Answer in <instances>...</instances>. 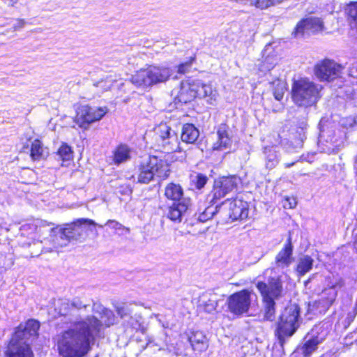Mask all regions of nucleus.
<instances>
[{"label": "nucleus", "mask_w": 357, "mask_h": 357, "mask_svg": "<svg viewBox=\"0 0 357 357\" xmlns=\"http://www.w3.org/2000/svg\"><path fill=\"white\" fill-rule=\"evenodd\" d=\"M101 322L93 316L85 320L75 321L73 326L63 331L59 336L57 349L61 357H84L91 349L98 335Z\"/></svg>", "instance_id": "f257e3e1"}, {"label": "nucleus", "mask_w": 357, "mask_h": 357, "mask_svg": "<svg viewBox=\"0 0 357 357\" xmlns=\"http://www.w3.org/2000/svg\"><path fill=\"white\" fill-rule=\"evenodd\" d=\"M40 324L34 319L28 320L24 324H20L13 335L7 349L6 357H34L30 344L36 336Z\"/></svg>", "instance_id": "f03ea898"}, {"label": "nucleus", "mask_w": 357, "mask_h": 357, "mask_svg": "<svg viewBox=\"0 0 357 357\" xmlns=\"http://www.w3.org/2000/svg\"><path fill=\"white\" fill-rule=\"evenodd\" d=\"M218 93L212 85L205 83L201 79H188L181 84V88L177 98L178 101L183 103L189 102L195 98L206 99L211 105H214Z\"/></svg>", "instance_id": "7ed1b4c3"}, {"label": "nucleus", "mask_w": 357, "mask_h": 357, "mask_svg": "<svg viewBox=\"0 0 357 357\" xmlns=\"http://www.w3.org/2000/svg\"><path fill=\"white\" fill-rule=\"evenodd\" d=\"M174 70L165 66L149 65L135 72L130 78L137 87L146 89L155 84L165 83L173 75Z\"/></svg>", "instance_id": "20e7f679"}, {"label": "nucleus", "mask_w": 357, "mask_h": 357, "mask_svg": "<svg viewBox=\"0 0 357 357\" xmlns=\"http://www.w3.org/2000/svg\"><path fill=\"white\" fill-rule=\"evenodd\" d=\"M257 289L263 298L264 319L273 321L275 314V302L283 296V284L280 276L271 277L268 283L258 282L256 284Z\"/></svg>", "instance_id": "39448f33"}, {"label": "nucleus", "mask_w": 357, "mask_h": 357, "mask_svg": "<svg viewBox=\"0 0 357 357\" xmlns=\"http://www.w3.org/2000/svg\"><path fill=\"white\" fill-rule=\"evenodd\" d=\"M97 225L92 220L81 218L76 222L66 224L63 227H56L51 229L54 236L52 239L55 248L66 246L71 241H77L84 238L86 232L84 225Z\"/></svg>", "instance_id": "423d86ee"}, {"label": "nucleus", "mask_w": 357, "mask_h": 357, "mask_svg": "<svg viewBox=\"0 0 357 357\" xmlns=\"http://www.w3.org/2000/svg\"><path fill=\"white\" fill-rule=\"evenodd\" d=\"M170 174L169 165L166 160L155 155H147L138 166L137 181L148 184L155 177L160 180L166 179Z\"/></svg>", "instance_id": "0eeeda50"}, {"label": "nucleus", "mask_w": 357, "mask_h": 357, "mask_svg": "<svg viewBox=\"0 0 357 357\" xmlns=\"http://www.w3.org/2000/svg\"><path fill=\"white\" fill-rule=\"evenodd\" d=\"M302 321L301 309L296 303H290L280 316L276 329V335L282 347L285 339L291 337L300 326Z\"/></svg>", "instance_id": "6e6552de"}, {"label": "nucleus", "mask_w": 357, "mask_h": 357, "mask_svg": "<svg viewBox=\"0 0 357 357\" xmlns=\"http://www.w3.org/2000/svg\"><path fill=\"white\" fill-rule=\"evenodd\" d=\"M321 86L307 78L294 80L292 84L291 96L296 105L300 107H311L319 98Z\"/></svg>", "instance_id": "1a4fd4ad"}, {"label": "nucleus", "mask_w": 357, "mask_h": 357, "mask_svg": "<svg viewBox=\"0 0 357 357\" xmlns=\"http://www.w3.org/2000/svg\"><path fill=\"white\" fill-rule=\"evenodd\" d=\"M155 146L164 153H172L178 148L176 133L166 123H160L154 129Z\"/></svg>", "instance_id": "9d476101"}, {"label": "nucleus", "mask_w": 357, "mask_h": 357, "mask_svg": "<svg viewBox=\"0 0 357 357\" xmlns=\"http://www.w3.org/2000/svg\"><path fill=\"white\" fill-rule=\"evenodd\" d=\"M328 335L327 330L323 326H315L303 339V342L296 349V352L303 357L310 356L314 352L318 345L321 344Z\"/></svg>", "instance_id": "9b49d317"}, {"label": "nucleus", "mask_w": 357, "mask_h": 357, "mask_svg": "<svg viewBox=\"0 0 357 357\" xmlns=\"http://www.w3.org/2000/svg\"><path fill=\"white\" fill-rule=\"evenodd\" d=\"M253 294L248 289H243L230 295L227 301L228 310L236 316H242L248 312Z\"/></svg>", "instance_id": "f8f14e48"}, {"label": "nucleus", "mask_w": 357, "mask_h": 357, "mask_svg": "<svg viewBox=\"0 0 357 357\" xmlns=\"http://www.w3.org/2000/svg\"><path fill=\"white\" fill-rule=\"evenodd\" d=\"M107 112L108 109L106 107H96L82 105L77 111L75 122L80 128L87 129L91 123L100 121Z\"/></svg>", "instance_id": "ddd939ff"}, {"label": "nucleus", "mask_w": 357, "mask_h": 357, "mask_svg": "<svg viewBox=\"0 0 357 357\" xmlns=\"http://www.w3.org/2000/svg\"><path fill=\"white\" fill-rule=\"evenodd\" d=\"M326 121L322 119L319 122V143L326 146L328 151H334L342 146L343 140L340 131L336 132L333 128L326 125Z\"/></svg>", "instance_id": "4468645a"}, {"label": "nucleus", "mask_w": 357, "mask_h": 357, "mask_svg": "<svg viewBox=\"0 0 357 357\" xmlns=\"http://www.w3.org/2000/svg\"><path fill=\"white\" fill-rule=\"evenodd\" d=\"M343 67L333 60L324 59L314 67V73L320 81L331 82L338 77Z\"/></svg>", "instance_id": "2eb2a0df"}, {"label": "nucleus", "mask_w": 357, "mask_h": 357, "mask_svg": "<svg viewBox=\"0 0 357 357\" xmlns=\"http://www.w3.org/2000/svg\"><path fill=\"white\" fill-rule=\"evenodd\" d=\"M240 183L241 179L236 176H225L219 181H215L212 192L213 197L210 203L215 204L217 200L224 197L229 192L236 190Z\"/></svg>", "instance_id": "dca6fc26"}, {"label": "nucleus", "mask_w": 357, "mask_h": 357, "mask_svg": "<svg viewBox=\"0 0 357 357\" xmlns=\"http://www.w3.org/2000/svg\"><path fill=\"white\" fill-rule=\"evenodd\" d=\"M293 248L291 236L289 235L282 249L275 257L273 268L284 269L291 264L294 261Z\"/></svg>", "instance_id": "f3484780"}, {"label": "nucleus", "mask_w": 357, "mask_h": 357, "mask_svg": "<svg viewBox=\"0 0 357 357\" xmlns=\"http://www.w3.org/2000/svg\"><path fill=\"white\" fill-rule=\"evenodd\" d=\"M190 206V200L189 199H183L181 201L174 202L167 207L165 215L172 221L179 223L182 221V218L187 213Z\"/></svg>", "instance_id": "a211bd4d"}, {"label": "nucleus", "mask_w": 357, "mask_h": 357, "mask_svg": "<svg viewBox=\"0 0 357 357\" xmlns=\"http://www.w3.org/2000/svg\"><path fill=\"white\" fill-rule=\"evenodd\" d=\"M217 140L213 145L214 151H222L230 148L232 143L231 130L226 123H221L217 129Z\"/></svg>", "instance_id": "6ab92c4d"}, {"label": "nucleus", "mask_w": 357, "mask_h": 357, "mask_svg": "<svg viewBox=\"0 0 357 357\" xmlns=\"http://www.w3.org/2000/svg\"><path fill=\"white\" fill-rule=\"evenodd\" d=\"M323 28V22L318 17H310L298 23L294 34L296 37L304 35L305 33L316 32Z\"/></svg>", "instance_id": "aec40b11"}, {"label": "nucleus", "mask_w": 357, "mask_h": 357, "mask_svg": "<svg viewBox=\"0 0 357 357\" xmlns=\"http://www.w3.org/2000/svg\"><path fill=\"white\" fill-rule=\"evenodd\" d=\"M218 302L217 294L211 291L203 292L198 299V307L200 310L212 314L216 311Z\"/></svg>", "instance_id": "412c9836"}, {"label": "nucleus", "mask_w": 357, "mask_h": 357, "mask_svg": "<svg viewBox=\"0 0 357 357\" xmlns=\"http://www.w3.org/2000/svg\"><path fill=\"white\" fill-rule=\"evenodd\" d=\"M229 218L233 220H245L248 216V204L241 199L229 202Z\"/></svg>", "instance_id": "4be33fe9"}, {"label": "nucleus", "mask_w": 357, "mask_h": 357, "mask_svg": "<svg viewBox=\"0 0 357 357\" xmlns=\"http://www.w3.org/2000/svg\"><path fill=\"white\" fill-rule=\"evenodd\" d=\"M336 296L337 291L334 287L324 289L321 295V298L314 302L312 308L318 310L320 312L326 311L333 303Z\"/></svg>", "instance_id": "5701e85b"}, {"label": "nucleus", "mask_w": 357, "mask_h": 357, "mask_svg": "<svg viewBox=\"0 0 357 357\" xmlns=\"http://www.w3.org/2000/svg\"><path fill=\"white\" fill-rule=\"evenodd\" d=\"M194 351L199 352L205 351L208 347V340L202 331L192 332L188 337Z\"/></svg>", "instance_id": "b1692460"}, {"label": "nucleus", "mask_w": 357, "mask_h": 357, "mask_svg": "<svg viewBox=\"0 0 357 357\" xmlns=\"http://www.w3.org/2000/svg\"><path fill=\"white\" fill-rule=\"evenodd\" d=\"M199 136V130L192 123H185L183 126L181 140L187 144L195 143Z\"/></svg>", "instance_id": "393cba45"}, {"label": "nucleus", "mask_w": 357, "mask_h": 357, "mask_svg": "<svg viewBox=\"0 0 357 357\" xmlns=\"http://www.w3.org/2000/svg\"><path fill=\"white\" fill-rule=\"evenodd\" d=\"M265 165L267 169H272L279 162L280 154L275 146L265 147L264 149Z\"/></svg>", "instance_id": "a878e982"}, {"label": "nucleus", "mask_w": 357, "mask_h": 357, "mask_svg": "<svg viewBox=\"0 0 357 357\" xmlns=\"http://www.w3.org/2000/svg\"><path fill=\"white\" fill-rule=\"evenodd\" d=\"M165 195L168 199L179 202L183 199V190L179 184L169 183L165 187Z\"/></svg>", "instance_id": "bb28decb"}, {"label": "nucleus", "mask_w": 357, "mask_h": 357, "mask_svg": "<svg viewBox=\"0 0 357 357\" xmlns=\"http://www.w3.org/2000/svg\"><path fill=\"white\" fill-rule=\"evenodd\" d=\"M314 259L309 255H303L298 259L296 271L298 275L303 276L312 270Z\"/></svg>", "instance_id": "cd10ccee"}, {"label": "nucleus", "mask_w": 357, "mask_h": 357, "mask_svg": "<svg viewBox=\"0 0 357 357\" xmlns=\"http://www.w3.org/2000/svg\"><path fill=\"white\" fill-rule=\"evenodd\" d=\"M48 152L38 139H35L31 143V157L33 160H40L47 156Z\"/></svg>", "instance_id": "c85d7f7f"}, {"label": "nucleus", "mask_w": 357, "mask_h": 357, "mask_svg": "<svg viewBox=\"0 0 357 357\" xmlns=\"http://www.w3.org/2000/svg\"><path fill=\"white\" fill-rule=\"evenodd\" d=\"M130 149L126 144H120L114 151V161L120 164L130 159Z\"/></svg>", "instance_id": "c756f323"}, {"label": "nucleus", "mask_w": 357, "mask_h": 357, "mask_svg": "<svg viewBox=\"0 0 357 357\" xmlns=\"http://www.w3.org/2000/svg\"><path fill=\"white\" fill-rule=\"evenodd\" d=\"M114 308L117 314L121 317V319L130 317L132 313V307L131 304L126 303H116L114 305Z\"/></svg>", "instance_id": "7c9ffc66"}, {"label": "nucleus", "mask_w": 357, "mask_h": 357, "mask_svg": "<svg viewBox=\"0 0 357 357\" xmlns=\"http://www.w3.org/2000/svg\"><path fill=\"white\" fill-rule=\"evenodd\" d=\"M271 84L274 86L273 95L277 100H281L283 98L286 90L285 84L280 79H276Z\"/></svg>", "instance_id": "2f4dec72"}, {"label": "nucleus", "mask_w": 357, "mask_h": 357, "mask_svg": "<svg viewBox=\"0 0 357 357\" xmlns=\"http://www.w3.org/2000/svg\"><path fill=\"white\" fill-rule=\"evenodd\" d=\"M220 206L217 205L216 206H209L205 208V210L199 215L198 220L202 222H204L210 219H211L213 215L218 212V208Z\"/></svg>", "instance_id": "473e14b6"}, {"label": "nucleus", "mask_w": 357, "mask_h": 357, "mask_svg": "<svg viewBox=\"0 0 357 357\" xmlns=\"http://www.w3.org/2000/svg\"><path fill=\"white\" fill-rule=\"evenodd\" d=\"M58 155L63 161H68L73 158V151L71 147L63 144L58 150Z\"/></svg>", "instance_id": "72a5a7b5"}, {"label": "nucleus", "mask_w": 357, "mask_h": 357, "mask_svg": "<svg viewBox=\"0 0 357 357\" xmlns=\"http://www.w3.org/2000/svg\"><path fill=\"white\" fill-rule=\"evenodd\" d=\"M57 310L58 313L61 316H67L68 314H73L71 303H70L67 300H61Z\"/></svg>", "instance_id": "f704fd0d"}, {"label": "nucleus", "mask_w": 357, "mask_h": 357, "mask_svg": "<svg viewBox=\"0 0 357 357\" xmlns=\"http://www.w3.org/2000/svg\"><path fill=\"white\" fill-rule=\"evenodd\" d=\"M101 319L104 321L106 326L109 327L115 323L116 317L114 312L107 308L103 310L100 315Z\"/></svg>", "instance_id": "c9c22d12"}, {"label": "nucleus", "mask_w": 357, "mask_h": 357, "mask_svg": "<svg viewBox=\"0 0 357 357\" xmlns=\"http://www.w3.org/2000/svg\"><path fill=\"white\" fill-rule=\"evenodd\" d=\"M190 179L192 183H194L197 189L202 188L208 181L207 176L202 174H195L194 175H191Z\"/></svg>", "instance_id": "e433bc0d"}, {"label": "nucleus", "mask_w": 357, "mask_h": 357, "mask_svg": "<svg viewBox=\"0 0 357 357\" xmlns=\"http://www.w3.org/2000/svg\"><path fill=\"white\" fill-rule=\"evenodd\" d=\"M113 82L114 80L111 77H107L105 79H102L94 83L93 86L100 88L102 89L101 93H103L111 89Z\"/></svg>", "instance_id": "4c0bfd02"}, {"label": "nucleus", "mask_w": 357, "mask_h": 357, "mask_svg": "<svg viewBox=\"0 0 357 357\" xmlns=\"http://www.w3.org/2000/svg\"><path fill=\"white\" fill-rule=\"evenodd\" d=\"M275 5L274 0H251V6L260 9H265Z\"/></svg>", "instance_id": "58836bf2"}, {"label": "nucleus", "mask_w": 357, "mask_h": 357, "mask_svg": "<svg viewBox=\"0 0 357 357\" xmlns=\"http://www.w3.org/2000/svg\"><path fill=\"white\" fill-rule=\"evenodd\" d=\"M275 63L274 62V59L272 56H267L265 59V61H264L263 64L261 66V71H270L271 69H273L275 66Z\"/></svg>", "instance_id": "ea45409f"}, {"label": "nucleus", "mask_w": 357, "mask_h": 357, "mask_svg": "<svg viewBox=\"0 0 357 357\" xmlns=\"http://www.w3.org/2000/svg\"><path fill=\"white\" fill-rule=\"evenodd\" d=\"M297 205V201L294 197H287L284 199L283 206L285 208H294Z\"/></svg>", "instance_id": "a19ab883"}, {"label": "nucleus", "mask_w": 357, "mask_h": 357, "mask_svg": "<svg viewBox=\"0 0 357 357\" xmlns=\"http://www.w3.org/2000/svg\"><path fill=\"white\" fill-rule=\"evenodd\" d=\"M194 59H195L192 57L189 61L181 63L178 67V73L180 74H185L188 72Z\"/></svg>", "instance_id": "79ce46f5"}, {"label": "nucleus", "mask_w": 357, "mask_h": 357, "mask_svg": "<svg viewBox=\"0 0 357 357\" xmlns=\"http://www.w3.org/2000/svg\"><path fill=\"white\" fill-rule=\"evenodd\" d=\"M105 225H108L110 228L116 231L125 229V227L122 224L114 220H109Z\"/></svg>", "instance_id": "37998d69"}, {"label": "nucleus", "mask_w": 357, "mask_h": 357, "mask_svg": "<svg viewBox=\"0 0 357 357\" xmlns=\"http://www.w3.org/2000/svg\"><path fill=\"white\" fill-rule=\"evenodd\" d=\"M71 305L72 308L73 309V312L77 309L86 307V305L84 304L79 298L73 299V301L71 302Z\"/></svg>", "instance_id": "c03bdc74"}, {"label": "nucleus", "mask_w": 357, "mask_h": 357, "mask_svg": "<svg viewBox=\"0 0 357 357\" xmlns=\"http://www.w3.org/2000/svg\"><path fill=\"white\" fill-rule=\"evenodd\" d=\"M357 314V305H356V303L355 304V307L353 309V310L351 312H349L347 314V319L349 320V322H351L354 321L355 317L356 316Z\"/></svg>", "instance_id": "a18cd8bd"}, {"label": "nucleus", "mask_w": 357, "mask_h": 357, "mask_svg": "<svg viewBox=\"0 0 357 357\" xmlns=\"http://www.w3.org/2000/svg\"><path fill=\"white\" fill-rule=\"evenodd\" d=\"M307 125L305 121H303L301 124V126H300L301 132H299V135H300V139L301 141H303V139L305 138L304 130L307 128Z\"/></svg>", "instance_id": "49530a36"}, {"label": "nucleus", "mask_w": 357, "mask_h": 357, "mask_svg": "<svg viewBox=\"0 0 357 357\" xmlns=\"http://www.w3.org/2000/svg\"><path fill=\"white\" fill-rule=\"evenodd\" d=\"M93 309L96 313H98L101 315V313L103 312V310H105L106 308L99 303H94Z\"/></svg>", "instance_id": "de8ad7c7"}, {"label": "nucleus", "mask_w": 357, "mask_h": 357, "mask_svg": "<svg viewBox=\"0 0 357 357\" xmlns=\"http://www.w3.org/2000/svg\"><path fill=\"white\" fill-rule=\"evenodd\" d=\"M25 21L24 20H19L17 23L14 25V29L17 30L24 26Z\"/></svg>", "instance_id": "09e8293b"}, {"label": "nucleus", "mask_w": 357, "mask_h": 357, "mask_svg": "<svg viewBox=\"0 0 357 357\" xmlns=\"http://www.w3.org/2000/svg\"><path fill=\"white\" fill-rule=\"evenodd\" d=\"M349 120L352 121V123H350L351 126H352L354 124H357V116L350 118Z\"/></svg>", "instance_id": "8fccbe9b"}, {"label": "nucleus", "mask_w": 357, "mask_h": 357, "mask_svg": "<svg viewBox=\"0 0 357 357\" xmlns=\"http://www.w3.org/2000/svg\"><path fill=\"white\" fill-rule=\"evenodd\" d=\"M354 245L357 252V233L355 235Z\"/></svg>", "instance_id": "3c124183"}, {"label": "nucleus", "mask_w": 357, "mask_h": 357, "mask_svg": "<svg viewBox=\"0 0 357 357\" xmlns=\"http://www.w3.org/2000/svg\"><path fill=\"white\" fill-rule=\"evenodd\" d=\"M294 164H295L294 162H293L291 163H286V164H284V167L286 168H289V167H291V166H293Z\"/></svg>", "instance_id": "603ef678"}, {"label": "nucleus", "mask_w": 357, "mask_h": 357, "mask_svg": "<svg viewBox=\"0 0 357 357\" xmlns=\"http://www.w3.org/2000/svg\"><path fill=\"white\" fill-rule=\"evenodd\" d=\"M284 0H274V3H280L282 1H283Z\"/></svg>", "instance_id": "864d4df0"}, {"label": "nucleus", "mask_w": 357, "mask_h": 357, "mask_svg": "<svg viewBox=\"0 0 357 357\" xmlns=\"http://www.w3.org/2000/svg\"><path fill=\"white\" fill-rule=\"evenodd\" d=\"M356 305H357V300H356Z\"/></svg>", "instance_id": "5fc2aeb1"}]
</instances>
